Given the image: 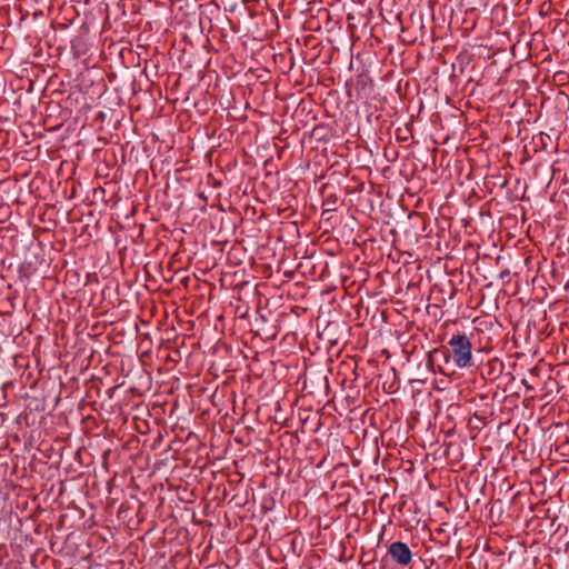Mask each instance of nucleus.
Here are the masks:
<instances>
[{
  "label": "nucleus",
  "instance_id": "f257e3e1",
  "mask_svg": "<svg viewBox=\"0 0 569 569\" xmlns=\"http://www.w3.org/2000/svg\"><path fill=\"white\" fill-rule=\"evenodd\" d=\"M448 346L456 367L466 369L473 366L472 345L466 335H452Z\"/></svg>",
  "mask_w": 569,
  "mask_h": 569
},
{
  "label": "nucleus",
  "instance_id": "f03ea898",
  "mask_svg": "<svg viewBox=\"0 0 569 569\" xmlns=\"http://www.w3.org/2000/svg\"><path fill=\"white\" fill-rule=\"evenodd\" d=\"M388 553L400 566H408L412 561V551L401 541H395L389 546Z\"/></svg>",
  "mask_w": 569,
  "mask_h": 569
}]
</instances>
